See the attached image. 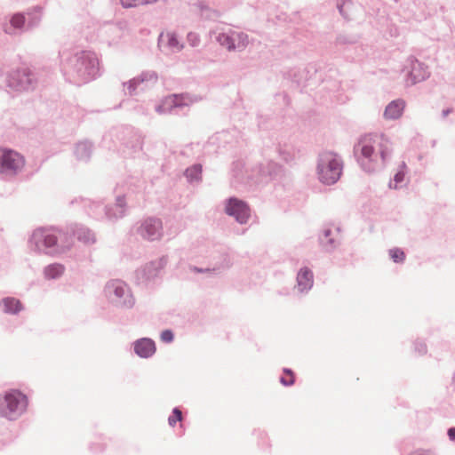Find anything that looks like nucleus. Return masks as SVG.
Wrapping results in <instances>:
<instances>
[{"label": "nucleus", "instance_id": "obj_1", "mask_svg": "<svg viewBox=\"0 0 455 455\" xmlns=\"http://www.w3.org/2000/svg\"><path fill=\"white\" fill-rule=\"evenodd\" d=\"M392 152V142L384 134L365 135L354 147L357 163L369 173L382 170L390 160Z\"/></svg>", "mask_w": 455, "mask_h": 455}, {"label": "nucleus", "instance_id": "obj_2", "mask_svg": "<svg viewBox=\"0 0 455 455\" xmlns=\"http://www.w3.org/2000/svg\"><path fill=\"white\" fill-rule=\"evenodd\" d=\"M61 71L69 83L82 85L100 75L98 57L88 51L68 54L62 59Z\"/></svg>", "mask_w": 455, "mask_h": 455}, {"label": "nucleus", "instance_id": "obj_3", "mask_svg": "<svg viewBox=\"0 0 455 455\" xmlns=\"http://www.w3.org/2000/svg\"><path fill=\"white\" fill-rule=\"evenodd\" d=\"M30 250L46 255H59L71 247L67 234L54 228H39L34 230L29 240Z\"/></svg>", "mask_w": 455, "mask_h": 455}, {"label": "nucleus", "instance_id": "obj_4", "mask_svg": "<svg viewBox=\"0 0 455 455\" xmlns=\"http://www.w3.org/2000/svg\"><path fill=\"white\" fill-rule=\"evenodd\" d=\"M343 162L339 156L332 151H324L317 158L316 174L319 181L324 185H333L340 178Z\"/></svg>", "mask_w": 455, "mask_h": 455}, {"label": "nucleus", "instance_id": "obj_5", "mask_svg": "<svg viewBox=\"0 0 455 455\" xmlns=\"http://www.w3.org/2000/svg\"><path fill=\"white\" fill-rule=\"evenodd\" d=\"M28 406V398L18 390L0 395V415L13 420L19 418Z\"/></svg>", "mask_w": 455, "mask_h": 455}, {"label": "nucleus", "instance_id": "obj_6", "mask_svg": "<svg viewBox=\"0 0 455 455\" xmlns=\"http://www.w3.org/2000/svg\"><path fill=\"white\" fill-rule=\"evenodd\" d=\"M104 291L108 301L116 307L132 308L135 304L130 288L121 280L108 282Z\"/></svg>", "mask_w": 455, "mask_h": 455}, {"label": "nucleus", "instance_id": "obj_7", "mask_svg": "<svg viewBox=\"0 0 455 455\" xmlns=\"http://www.w3.org/2000/svg\"><path fill=\"white\" fill-rule=\"evenodd\" d=\"M25 166V158L17 151L0 148V176L4 180H12Z\"/></svg>", "mask_w": 455, "mask_h": 455}, {"label": "nucleus", "instance_id": "obj_8", "mask_svg": "<svg viewBox=\"0 0 455 455\" xmlns=\"http://www.w3.org/2000/svg\"><path fill=\"white\" fill-rule=\"evenodd\" d=\"M5 84L12 92H26L36 88L37 77L28 68H20L7 74Z\"/></svg>", "mask_w": 455, "mask_h": 455}, {"label": "nucleus", "instance_id": "obj_9", "mask_svg": "<svg viewBox=\"0 0 455 455\" xmlns=\"http://www.w3.org/2000/svg\"><path fill=\"white\" fill-rule=\"evenodd\" d=\"M136 232L144 240H160L164 235L163 222L159 218L148 217L139 222Z\"/></svg>", "mask_w": 455, "mask_h": 455}, {"label": "nucleus", "instance_id": "obj_10", "mask_svg": "<svg viewBox=\"0 0 455 455\" xmlns=\"http://www.w3.org/2000/svg\"><path fill=\"white\" fill-rule=\"evenodd\" d=\"M167 257L163 256L157 259L146 263L135 271V280L139 284H147L158 276L160 271L167 264Z\"/></svg>", "mask_w": 455, "mask_h": 455}, {"label": "nucleus", "instance_id": "obj_11", "mask_svg": "<svg viewBox=\"0 0 455 455\" xmlns=\"http://www.w3.org/2000/svg\"><path fill=\"white\" fill-rule=\"evenodd\" d=\"M225 212L242 225L246 224L251 217L249 205L236 197H230L226 201Z\"/></svg>", "mask_w": 455, "mask_h": 455}, {"label": "nucleus", "instance_id": "obj_12", "mask_svg": "<svg viewBox=\"0 0 455 455\" xmlns=\"http://www.w3.org/2000/svg\"><path fill=\"white\" fill-rule=\"evenodd\" d=\"M158 80V76L155 71H144L139 76L134 77L130 80L128 83H124V86L127 84L128 93L130 95H133L136 93V89L140 85H144L141 87V90H144L146 87L153 85L156 84Z\"/></svg>", "mask_w": 455, "mask_h": 455}, {"label": "nucleus", "instance_id": "obj_13", "mask_svg": "<svg viewBox=\"0 0 455 455\" xmlns=\"http://www.w3.org/2000/svg\"><path fill=\"white\" fill-rule=\"evenodd\" d=\"M408 61L411 65V70L407 77L408 83L415 84L426 80L429 76L430 73L427 67H426L422 62L419 61L414 57H410Z\"/></svg>", "mask_w": 455, "mask_h": 455}, {"label": "nucleus", "instance_id": "obj_14", "mask_svg": "<svg viewBox=\"0 0 455 455\" xmlns=\"http://www.w3.org/2000/svg\"><path fill=\"white\" fill-rule=\"evenodd\" d=\"M158 46L166 53L178 52L183 48V44L173 32L161 33L158 37Z\"/></svg>", "mask_w": 455, "mask_h": 455}, {"label": "nucleus", "instance_id": "obj_15", "mask_svg": "<svg viewBox=\"0 0 455 455\" xmlns=\"http://www.w3.org/2000/svg\"><path fill=\"white\" fill-rule=\"evenodd\" d=\"M26 18L20 12L12 15L8 20L3 23V30L11 36L20 35L26 30Z\"/></svg>", "mask_w": 455, "mask_h": 455}, {"label": "nucleus", "instance_id": "obj_16", "mask_svg": "<svg viewBox=\"0 0 455 455\" xmlns=\"http://www.w3.org/2000/svg\"><path fill=\"white\" fill-rule=\"evenodd\" d=\"M340 229L338 228L335 233L330 228L323 230V235L319 237V241L323 249L327 251H331L336 249L340 243Z\"/></svg>", "mask_w": 455, "mask_h": 455}, {"label": "nucleus", "instance_id": "obj_17", "mask_svg": "<svg viewBox=\"0 0 455 455\" xmlns=\"http://www.w3.org/2000/svg\"><path fill=\"white\" fill-rule=\"evenodd\" d=\"M126 203L124 196H117L115 204L104 208L105 216L109 220H116L124 216Z\"/></svg>", "mask_w": 455, "mask_h": 455}, {"label": "nucleus", "instance_id": "obj_18", "mask_svg": "<svg viewBox=\"0 0 455 455\" xmlns=\"http://www.w3.org/2000/svg\"><path fill=\"white\" fill-rule=\"evenodd\" d=\"M406 103L402 99L394 100L387 104L384 110L383 116L386 120H397L404 111Z\"/></svg>", "mask_w": 455, "mask_h": 455}, {"label": "nucleus", "instance_id": "obj_19", "mask_svg": "<svg viewBox=\"0 0 455 455\" xmlns=\"http://www.w3.org/2000/svg\"><path fill=\"white\" fill-rule=\"evenodd\" d=\"M258 181L263 182L271 180L281 172V166L274 162H267L258 167Z\"/></svg>", "mask_w": 455, "mask_h": 455}, {"label": "nucleus", "instance_id": "obj_20", "mask_svg": "<svg viewBox=\"0 0 455 455\" xmlns=\"http://www.w3.org/2000/svg\"><path fill=\"white\" fill-rule=\"evenodd\" d=\"M134 352L142 358H148L156 352L155 342L148 338H142L134 342Z\"/></svg>", "mask_w": 455, "mask_h": 455}, {"label": "nucleus", "instance_id": "obj_21", "mask_svg": "<svg viewBox=\"0 0 455 455\" xmlns=\"http://www.w3.org/2000/svg\"><path fill=\"white\" fill-rule=\"evenodd\" d=\"M202 100L203 98L198 95L181 93L167 97V103H172V107L180 108L183 106H189L190 104L201 101Z\"/></svg>", "mask_w": 455, "mask_h": 455}, {"label": "nucleus", "instance_id": "obj_22", "mask_svg": "<svg viewBox=\"0 0 455 455\" xmlns=\"http://www.w3.org/2000/svg\"><path fill=\"white\" fill-rule=\"evenodd\" d=\"M314 283L313 272L307 267L299 269L297 275V285L299 291H309Z\"/></svg>", "mask_w": 455, "mask_h": 455}, {"label": "nucleus", "instance_id": "obj_23", "mask_svg": "<svg viewBox=\"0 0 455 455\" xmlns=\"http://www.w3.org/2000/svg\"><path fill=\"white\" fill-rule=\"evenodd\" d=\"M211 36L215 39L222 47L226 48L228 52L234 51V44L232 43L231 29L228 31L213 30L211 32Z\"/></svg>", "mask_w": 455, "mask_h": 455}, {"label": "nucleus", "instance_id": "obj_24", "mask_svg": "<svg viewBox=\"0 0 455 455\" xmlns=\"http://www.w3.org/2000/svg\"><path fill=\"white\" fill-rule=\"evenodd\" d=\"M3 311L6 314H18L22 310L20 301L15 298L7 297L2 299Z\"/></svg>", "mask_w": 455, "mask_h": 455}, {"label": "nucleus", "instance_id": "obj_25", "mask_svg": "<svg viewBox=\"0 0 455 455\" xmlns=\"http://www.w3.org/2000/svg\"><path fill=\"white\" fill-rule=\"evenodd\" d=\"M92 145L89 141H81L76 144L75 155L78 160L87 161L92 154Z\"/></svg>", "mask_w": 455, "mask_h": 455}, {"label": "nucleus", "instance_id": "obj_26", "mask_svg": "<svg viewBox=\"0 0 455 455\" xmlns=\"http://www.w3.org/2000/svg\"><path fill=\"white\" fill-rule=\"evenodd\" d=\"M231 35L234 51H242L248 45L249 38L247 34L231 29Z\"/></svg>", "mask_w": 455, "mask_h": 455}, {"label": "nucleus", "instance_id": "obj_27", "mask_svg": "<svg viewBox=\"0 0 455 455\" xmlns=\"http://www.w3.org/2000/svg\"><path fill=\"white\" fill-rule=\"evenodd\" d=\"M74 235L84 243L90 244L95 242V235L89 228L80 226L74 230Z\"/></svg>", "mask_w": 455, "mask_h": 455}, {"label": "nucleus", "instance_id": "obj_28", "mask_svg": "<svg viewBox=\"0 0 455 455\" xmlns=\"http://www.w3.org/2000/svg\"><path fill=\"white\" fill-rule=\"evenodd\" d=\"M184 174L188 182H200L202 180V165L196 164L187 168Z\"/></svg>", "mask_w": 455, "mask_h": 455}, {"label": "nucleus", "instance_id": "obj_29", "mask_svg": "<svg viewBox=\"0 0 455 455\" xmlns=\"http://www.w3.org/2000/svg\"><path fill=\"white\" fill-rule=\"evenodd\" d=\"M65 267L62 264L54 263L44 267V274L47 279H56L62 275Z\"/></svg>", "mask_w": 455, "mask_h": 455}, {"label": "nucleus", "instance_id": "obj_30", "mask_svg": "<svg viewBox=\"0 0 455 455\" xmlns=\"http://www.w3.org/2000/svg\"><path fill=\"white\" fill-rule=\"evenodd\" d=\"M28 20L27 22V28H32L36 27L41 20L42 8L36 6L33 9L32 12H28Z\"/></svg>", "mask_w": 455, "mask_h": 455}, {"label": "nucleus", "instance_id": "obj_31", "mask_svg": "<svg viewBox=\"0 0 455 455\" xmlns=\"http://www.w3.org/2000/svg\"><path fill=\"white\" fill-rule=\"evenodd\" d=\"M405 168L406 164L404 162H403L399 166L398 172L395 174L394 180L389 183V187L391 188H397L398 187L402 186V183L403 182L405 177Z\"/></svg>", "mask_w": 455, "mask_h": 455}, {"label": "nucleus", "instance_id": "obj_32", "mask_svg": "<svg viewBox=\"0 0 455 455\" xmlns=\"http://www.w3.org/2000/svg\"><path fill=\"white\" fill-rule=\"evenodd\" d=\"M158 0H120L124 8H135L156 3Z\"/></svg>", "mask_w": 455, "mask_h": 455}, {"label": "nucleus", "instance_id": "obj_33", "mask_svg": "<svg viewBox=\"0 0 455 455\" xmlns=\"http://www.w3.org/2000/svg\"><path fill=\"white\" fill-rule=\"evenodd\" d=\"M389 255H390L391 259H393V261L396 262V263L403 262V260L405 259L404 252L401 249H398V248L391 249L389 251Z\"/></svg>", "mask_w": 455, "mask_h": 455}, {"label": "nucleus", "instance_id": "obj_34", "mask_svg": "<svg viewBox=\"0 0 455 455\" xmlns=\"http://www.w3.org/2000/svg\"><path fill=\"white\" fill-rule=\"evenodd\" d=\"M143 145V140L142 138L138 134H133L132 136V141H131V148L132 152H137L142 149Z\"/></svg>", "mask_w": 455, "mask_h": 455}, {"label": "nucleus", "instance_id": "obj_35", "mask_svg": "<svg viewBox=\"0 0 455 455\" xmlns=\"http://www.w3.org/2000/svg\"><path fill=\"white\" fill-rule=\"evenodd\" d=\"M173 108H176V107H172V103H167L166 98L162 104L156 107V111L158 114H165L167 112H172Z\"/></svg>", "mask_w": 455, "mask_h": 455}, {"label": "nucleus", "instance_id": "obj_36", "mask_svg": "<svg viewBox=\"0 0 455 455\" xmlns=\"http://www.w3.org/2000/svg\"><path fill=\"white\" fill-rule=\"evenodd\" d=\"M182 413L180 410L178 408H174L172 411V415H171L168 419L169 425L173 427L178 421H181Z\"/></svg>", "mask_w": 455, "mask_h": 455}, {"label": "nucleus", "instance_id": "obj_37", "mask_svg": "<svg viewBox=\"0 0 455 455\" xmlns=\"http://www.w3.org/2000/svg\"><path fill=\"white\" fill-rule=\"evenodd\" d=\"M201 14L204 18L209 19V20H215L219 17V12L210 9L209 7H202L201 9Z\"/></svg>", "mask_w": 455, "mask_h": 455}, {"label": "nucleus", "instance_id": "obj_38", "mask_svg": "<svg viewBox=\"0 0 455 455\" xmlns=\"http://www.w3.org/2000/svg\"><path fill=\"white\" fill-rule=\"evenodd\" d=\"M352 5V2L350 0H345L341 4H338V9L339 11V13L346 19L348 18L347 12L346 11V8L350 7Z\"/></svg>", "mask_w": 455, "mask_h": 455}, {"label": "nucleus", "instance_id": "obj_39", "mask_svg": "<svg viewBox=\"0 0 455 455\" xmlns=\"http://www.w3.org/2000/svg\"><path fill=\"white\" fill-rule=\"evenodd\" d=\"M283 371H284V373L289 374L290 378L286 379L285 377H281L280 382L283 386H291L294 383V378L292 375V371L290 369H284Z\"/></svg>", "mask_w": 455, "mask_h": 455}, {"label": "nucleus", "instance_id": "obj_40", "mask_svg": "<svg viewBox=\"0 0 455 455\" xmlns=\"http://www.w3.org/2000/svg\"><path fill=\"white\" fill-rule=\"evenodd\" d=\"M187 37L189 44L193 47L197 46L200 43V37L196 33L190 32Z\"/></svg>", "mask_w": 455, "mask_h": 455}, {"label": "nucleus", "instance_id": "obj_41", "mask_svg": "<svg viewBox=\"0 0 455 455\" xmlns=\"http://www.w3.org/2000/svg\"><path fill=\"white\" fill-rule=\"evenodd\" d=\"M173 332L171 330H164L161 333V339L164 342L169 343L173 340Z\"/></svg>", "mask_w": 455, "mask_h": 455}, {"label": "nucleus", "instance_id": "obj_42", "mask_svg": "<svg viewBox=\"0 0 455 455\" xmlns=\"http://www.w3.org/2000/svg\"><path fill=\"white\" fill-rule=\"evenodd\" d=\"M415 350H417L419 354L423 355L427 353V346L424 342H416Z\"/></svg>", "mask_w": 455, "mask_h": 455}, {"label": "nucleus", "instance_id": "obj_43", "mask_svg": "<svg viewBox=\"0 0 455 455\" xmlns=\"http://www.w3.org/2000/svg\"><path fill=\"white\" fill-rule=\"evenodd\" d=\"M190 270L195 273H208L211 271L210 268H200L197 267H190Z\"/></svg>", "mask_w": 455, "mask_h": 455}, {"label": "nucleus", "instance_id": "obj_44", "mask_svg": "<svg viewBox=\"0 0 455 455\" xmlns=\"http://www.w3.org/2000/svg\"><path fill=\"white\" fill-rule=\"evenodd\" d=\"M448 436L451 440H455V427H451L448 429Z\"/></svg>", "mask_w": 455, "mask_h": 455}, {"label": "nucleus", "instance_id": "obj_45", "mask_svg": "<svg viewBox=\"0 0 455 455\" xmlns=\"http://www.w3.org/2000/svg\"><path fill=\"white\" fill-rule=\"evenodd\" d=\"M92 207H94L95 209H100V204H95V203H93V204H92V205L91 206V210L92 211V213H93L94 217H95V218H99V214H98V212H96V211H94V210L92 209Z\"/></svg>", "mask_w": 455, "mask_h": 455}, {"label": "nucleus", "instance_id": "obj_46", "mask_svg": "<svg viewBox=\"0 0 455 455\" xmlns=\"http://www.w3.org/2000/svg\"><path fill=\"white\" fill-rule=\"evenodd\" d=\"M453 109L449 108H446V109H443L442 111V116L443 118L447 117L451 113H452Z\"/></svg>", "mask_w": 455, "mask_h": 455}, {"label": "nucleus", "instance_id": "obj_47", "mask_svg": "<svg viewBox=\"0 0 455 455\" xmlns=\"http://www.w3.org/2000/svg\"><path fill=\"white\" fill-rule=\"evenodd\" d=\"M410 455H433L430 451H415L411 453Z\"/></svg>", "mask_w": 455, "mask_h": 455}, {"label": "nucleus", "instance_id": "obj_48", "mask_svg": "<svg viewBox=\"0 0 455 455\" xmlns=\"http://www.w3.org/2000/svg\"><path fill=\"white\" fill-rule=\"evenodd\" d=\"M338 40H339V42H344V41H343L342 36H339V37L338 38Z\"/></svg>", "mask_w": 455, "mask_h": 455}, {"label": "nucleus", "instance_id": "obj_49", "mask_svg": "<svg viewBox=\"0 0 455 455\" xmlns=\"http://www.w3.org/2000/svg\"><path fill=\"white\" fill-rule=\"evenodd\" d=\"M453 380H454V382H455V373H454V376H453Z\"/></svg>", "mask_w": 455, "mask_h": 455}]
</instances>
